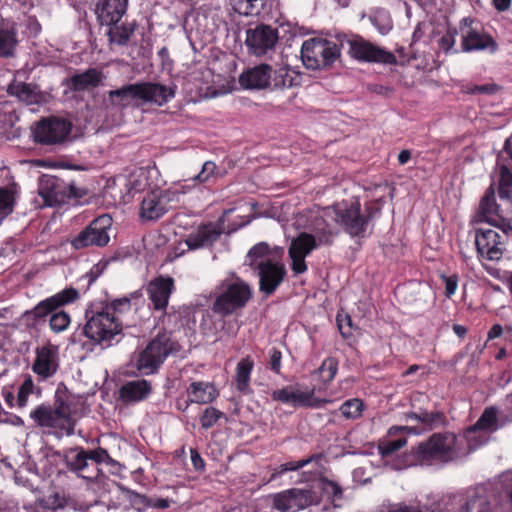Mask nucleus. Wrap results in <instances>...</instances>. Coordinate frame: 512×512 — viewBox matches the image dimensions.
<instances>
[{
    "label": "nucleus",
    "instance_id": "1",
    "mask_svg": "<svg viewBox=\"0 0 512 512\" xmlns=\"http://www.w3.org/2000/svg\"><path fill=\"white\" fill-rule=\"evenodd\" d=\"M112 105L125 108L139 107L141 103L163 106L175 96V86L154 82H141L124 85L108 92Z\"/></svg>",
    "mask_w": 512,
    "mask_h": 512
},
{
    "label": "nucleus",
    "instance_id": "2",
    "mask_svg": "<svg viewBox=\"0 0 512 512\" xmlns=\"http://www.w3.org/2000/svg\"><path fill=\"white\" fill-rule=\"evenodd\" d=\"M247 263L257 271L259 290L267 296L273 294L285 278V265L267 243L260 242L253 246L247 254Z\"/></svg>",
    "mask_w": 512,
    "mask_h": 512
},
{
    "label": "nucleus",
    "instance_id": "3",
    "mask_svg": "<svg viewBox=\"0 0 512 512\" xmlns=\"http://www.w3.org/2000/svg\"><path fill=\"white\" fill-rule=\"evenodd\" d=\"M80 297L79 291L69 287L60 292L45 298L37 303L26 315L34 322L40 323L49 316V327L52 332L58 334L66 331L71 324L70 315L59 310L60 308L72 304Z\"/></svg>",
    "mask_w": 512,
    "mask_h": 512
},
{
    "label": "nucleus",
    "instance_id": "4",
    "mask_svg": "<svg viewBox=\"0 0 512 512\" xmlns=\"http://www.w3.org/2000/svg\"><path fill=\"white\" fill-rule=\"evenodd\" d=\"M251 286L236 275L220 281L214 290L212 311L221 317H227L244 309L251 300Z\"/></svg>",
    "mask_w": 512,
    "mask_h": 512
},
{
    "label": "nucleus",
    "instance_id": "5",
    "mask_svg": "<svg viewBox=\"0 0 512 512\" xmlns=\"http://www.w3.org/2000/svg\"><path fill=\"white\" fill-rule=\"evenodd\" d=\"M410 465H431L434 462L446 463L463 454L461 443L454 433H435L427 441L413 449Z\"/></svg>",
    "mask_w": 512,
    "mask_h": 512
},
{
    "label": "nucleus",
    "instance_id": "6",
    "mask_svg": "<svg viewBox=\"0 0 512 512\" xmlns=\"http://www.w3.org/2000/svg\"><path fill=\"white\" fill-rule=\"evenodd\" d=\"M86 324L83 328L84 335L96 345L109 347L112 341L121 334L123 329L122 319L119 316L106 312L102 307L94 309L93 306L86 309Z\"/></svg>",
    "mask_w": 512,
    "mask_h": 512
},
{
    "label": "nucleus",
    "instance_id": "7",
    "mask_svg": "<svg viewBox=\"0 0 512 512\" xmlns=\"http://www.w3.org/2000/svg\"><path fill=\"white\" fill-rule=\"evenodd\" d=\"M379 208L375 205H369L365 213L361 212V206L358 201L348 203L341 202L328 208V214H333V219L343 227L351 236L363 237L369 226V222L378 213Z\"/></svg>",
    "mask_w": 512,
    "mask_h": 512
},
{
    "label": "nucleus",
    "instance_id": "8",
    "mask_svg": "<svg viewBox=\"0 0 512 512\" xmlns=\"http://www.w3.org/2000/svg\"><path fill=\"white\" fill-rule=\"evenodd\" d=\"M334 233L327 228L317 229L314 234L302 232L292 239L288 254L291 259V269L295 274L307 271L305 258L320 246L330 245L333 242Z\"/></svg>",
    "mask_w": 512,
    "mask_h": 512
},
{
    "label": "nucleus",
    "instance_id": "9",
    "mask_svg": "<svg viewBox=\"0 0 512 512\" xmlns=\"http://www.w3.org/2000/svg\"><path fill=\"white\" fill-rule=\"evenodd\" d=\"M474 509L477 512H512V473L503 475L498 504L493 510L482 488L469 491L458 512H472Z\"/></svg>",
    "mask_w": 512,
    "mask_h": 512
},
{
    "label": "nucleus",
    "instance_id": "10",
    "mask_svg": "<svg viewBox=\"0 0 512 512\" xmlns=\"http://www.w3.org/2000/svg\"><path fill=\"white\" fill-rule=\"evenodd\" d=\"M190 191V186L178 184L167 190L156 189L148 192L140 205V217L144 220H157L171 208V203L179 202L180 197Z\"/></svg>",
    "mask_w": 512,
    "mask_h": 512
},
{
    "label": "nucleus",
    "instance_id": "11",
    "mask_svg": "<svg viewBox=\"0 0 512 512\" xmlns=\"http://www.w3.org/2000/svg\"><path fill=\"white\" fill-rule=\"evenodd\" d=\"M340 56L338 45L331 40L310 38L301 47V59L304 66L311 70L330 67Z\"/></svg>",
    "mask_w": 512,
    "mask_h": 512
},
{
    "label": "nucleus",
    "instance_id": "12",
    "mask_svg": "<svg viewBox=\"0 0 512 512\" xmlns=\"http://www.w3.org/2000/svg\"><path fill=\"white\" fill-rule=\"evenodd\" d=\"M510 421L511 418L502 421V417L498 416L496 408H486L478 421L465 432L464 438L468 444L469 450L477 449L487 443L490 434Z\"/></svg>",
    "mask_w": 512,
    "mask_h": 512
},
{
    "label": "nucleus",
    "instance_id": "13",
    "mask_svg": "<svg viewBox=\"0 0 512 512\" xmlns=\"http://www.w3.org/2000/svg\"><path fill=\"white\" fill-rule=\"evenodd\" d=\"M171 350L172 345L169 337L166 334L158 335L139 354L137 369L145 375L153 374L164 362Z\"/></svg>",
    "mask_w": 512,
    "mask_h": 512
},
{
    "label": "nucleus",
    "instance_id": "14",
    "mask_svg": "<svg viewBox=\"0 0 512 512\" xmlns=\"http://www.w3.org/2000/svg\"><path fill=\"white\" fill-rule=\"evenodd\" d=\"M348 54L361 62H375L383 64H395L396 57L393 53L369 42L361 36L354 35L347 40Z\"/></svg>",
    "mask_w": 512,
    "mask_h": 512
},
{
    "label": "nucleus",
    "instance_id": "15",
    "mask_svg": "<svg viewBox=\"0 0 512 512\" xmlns=\"http://www.w3.org/2000/svg\"><path fill=\"white\" fill-rule=\"evenodd\" d=\"M72 125L69 121L50 117L41 120L33 129L35 142L43 145L61 144L69 137Z\"/></svg>",
    "mask_w": 512,
    "mask_h": 512
},
{
    "label": "nucleus",
    "instance_id": "16",
    "mask_svg": "<svg viewBox=\"0 0 512 512\" xmlns=\"http://www.w3.org/2000/svg\"><path fill=\"white\" fill-rule=\"evenodd\" d=\"M110 226V217H98L71 240V245L78 250L90 246H105L106 244H108L110 239L109 234L107 232Z\"/></svg>",
    "mask_w": 512,
    "mask_h": 512
},
{
    "label": "nucleus",
    "instance_id": "17",
    "mask_svg": "<svg viewBox=\"0 0 512 512\" xmlns=\"http://www.w3.org/2000/svg\"><path fill=\"white\" fill-rule=\"evenodd\" d=\"M319 499L312 490L292 488L278 493L273 498V506L281 512H297L317 504Z\"/></svg>",
    "mask_w": 512,
    "mask_h": 512
},
{
    "label": "nucleus",
    "instance_id": "18",
    "mask_svg": "<svg viewBox=\"0 0 512 512\" xmlns=\"http://www.w3.org/2000/svg\"><path fill=\"white\" fill-rule=\"evenodd\" d=\"M66 467L78 478L87 482H95L102 473L101 469L89 462L86 450L81 447L71 448L63 456Z\"/></svg>",
    "mask_w": 512,
    "mask_h": 512
},
{
    "label": "nucleus",
    "instance_id": "19",
    "mask_svg": "<svg viewBox=\"0 0 512 512\" xmlns=\"http://www.w3.org/2000/svg\"><path fill=\"white\" fill-rule=\"evenodd\" d=\"M278 38L277 29L261 24L247 30L245 43L253 54L261 56L274 49Z\"/></svg>",
    "mask_w": 512,
    "mask_h": 512
},
{
    "label": "nucleus",
    "instance_id": "20",
    "mask_svg": "<svg viewBox=\"0 0 512 512\" xmlns=\"http://www.w3.org/2000/svg\"><path fill=\"white\" fill-rule=\"evenodd\" d=\"M59 368V349L57 346L47 344L35 350V360L32 371L40 380H47L54 376Z\"/></svg>",
    "mask_w": 512,
    "mask_h": 512
},
{
    "label": "nucleus",
    "instance_id": "21",
    "mask_svg": "<svg viewBox=\"0 0 512 512\" xmlns=\"http://www.w3.org/2000/svg\"><path fill=\"white\" fill-rule=\"evenodd\" d=\"M478 253L490 260L497 261L503 254L502 236L493 229H478L475 236Z\"/></svg>",
    "mask_w": 512,
    "mask_h": 512
},
{
    "label": "nucleus",
    "instance_id": "22",
    "mask_svg": "<svg viewBox=\"0 0 512 512\" xmlns=\"http://www.w3.org/2000/svg\"><path fill=\"white\" fill-rule=\"evenodd\" d=\"M174 290V279L159 275L152 279L146 287V292L155 310L166 309L169 298Z\"/></svg>",
    "mask_w": 512,
    "mask_h": 512
},
{
    "label": "nucleus",
    "instance_id": "23",
    "mask_svg": "<svg viewBox=\"0 0 512 512\" xmlns=\"http://www.w3.org/2000/svg\"><path fill=\"white\" fill-rule=\"evenodd\" d=\"M38 193L46 206H57L66 201V185L54 176L40 178Z\"/></svg>",
    "mask_w": 512,
    "mask_h": 512
},
{
    "label": "nucleus",
    "instance_id": "24",
    "mask_svg": "<svg viewBox=\"0 0 512 512\" xmlns=\"http://www.w3.org/2000/svg\"><path fill=\"white\" fill-rule=\"evenodd\" d=\"M128 0H99L95 13L101 25L117 24L127 9Z\"/></svg>",
    "mask_w": 512,
    "mask_h": 512
},
{
    "label": "nucleus",
    "instance_id": "25",
    "mask_svg": "<svg viewBox=\"0 0 512 512\" xmlns=\"http://www.w3.org/2000/svg\"><path fill=\"white\" fill-rule=\"evenodd\" d=\"M30 417L40 427L64 430L68 435L72 433L73 428H69L49 405H39L31 411Z\"/></svg>",
    "mask_w": 512,
    "mask_h": 512
},
{
    "label": "nucleus",
    "instance_id": "26",
    "mask_svg": "<svg viewBox=\"0 0 512 512\" xmlns=\"http://www.w3.org/2000/svg\"><path fill=\"white\" fill-rule=\"evenodd\" d=\"M239 81L242 86L249 89H263L271 82V67L261 64L243 72Z\"/></svg>",
    "mask_w": 512,
    "mask_h": 512
},
{
    "label": "nucleus",
    "instance_id": "27",
    "mask_svg": "<svg viewBox=\"0 0 512 512\" xmlns=\"http://www.w3.org/2000/svg\"><path fill=\"white\" fill-rule=\"evenodd\" d=\"M497 44L494 39L484 33L474 30H469L462 36V50L464 52L489 50L495 52Z\"/></svg>",
    "mask_w": 512,
    "mask_h": 512
},
{
    "label": "nucleus",
    "instance_id": "28",
    "mask_svg": "<svg viewBox=\"0 0 512 512\" xmlns=\"http://www.w3.org/2000/svg\"><path fill=\"white\" fill-rule=\"evenodd\" d=\"M7 92L27 105L38 104L42 100L41 92L36 85L16 78L8 85Z\"/></svg>",
    "mask_w": 512,
    "mask_h": 512
},
{
    "label": "nucleus",
    "instance_id": "29",
    "mask_svg": "<svg viewBox=\"0 0 512 512\" xmlns=\"http://www.w3.org/2000/svg\"><path fill=\"white\" fill-rule=\"evenodd\" d=\"M403 431H406L410 434H418L419 433V431L417 430L416 427H408V426H392V427H390L388 430L389 438L384 439L379 444V451L382 456H389L407 444V439L403 436H401L397 439H391V437H394Z\"/></svg>",
    "mask_w": 512,
    "mask_h": 512
},
{
    "label": "nucleus",
    "instance_id": "30",
    "mask_svg": "<svg viewBox=\"0 0 512 512\" xmlns=\"http://www.w3.org/2000/svg\"><path fill=\"white\" fill-rule=\"evenodd\" d=\"M186 393L190 402L196 404L211 403L218 396L215 387L203 381L192 382L187 388Z\"/></svg>",
    "mask_w": 512,
    "mask_h": 512
},
{
    "label": "nucleus",
    "instance_id": "31",
    "mask_svg": "<svg viewBox=\"0 0 512 512\" xmlns=\"http://www.w3.org/2000/svg\"><path fill=\"white\" fill-rule=\"evenodd\" d=\"M151 392L146 380H133L125 383L120 389V396L126 402H138L145 399Z\"/></svg>",
    "mask_w": 512,
    "mask_h": 512
},
{
    "label": "nucleus",
    "instance_id": "32",
    "mask_svg": "<svg viewBox=\"0 0 512 512\" xmlns=\"http://www.w3.org/2000/svg\"><path fill=\"white\" fill-rule=\"evenodd\" d=\"M107 36L111 46H126L128 45L131 37L134 35L137 24L133 22H125L120 25H109Z\"/></svg>",
    "mask_w": 512,
    "mask_h": 512
},
{
    "label": "nucleus",
    "instance_id": "33",
    "mask_svg": "<svg viewBox=\"0 0 512 512\" xmlns=\"http://www.w3.org/2000/svg\"><path fill=\"white\" fill-rule=\"evenodd\" d=\"M102 80V73L91 68L83 73L73 75L69 80V86L74 91H85L97 87Z\"/></svg>",
    "mask_w": 512,
    "mask_h": 512
},
{
    "label": "nucleus",
    "instance_id": "34",
    "mask_svg": "<svg viewBox=\"0 0 512 512\" xmlns=\"http://www.w3.org/2000/svg\"><path fill=\"white\" fill-rule=\"evenodd\" d=\"M219 236V232L211 225H203L200 226L196 232L191 233L187 237L186 244L189 249L194 250L212 244Z\"/></svg>",
    "mask_w": 512,
    "mask_h": 512
},
{
    "label": "nucleus",
    "instance_id": "35",
    "mask_svg": "<svg viewBox=\"0 0 512 512\" xmlns=\"http://www.w3.org/2000/svg\"><path fill=\"white\" fill-rule=\"evenodd\" d=\"M499 206L496 203L495 191L490 186L480 201L479 211L477 214L478 221L490 223L497 220Z\"/></svg>",
    "mask_w": 512,
    "mask_h": 512
},
{
    "label": "nucleus",
    "instance_id": "36",
    "mask_svg": "<svg viewBox=\"0 0 512 512\" xmlns=\"http://www.w3.org/2000/svg\"><path fill=\"white\" fill-rule=\"evenodd\" d=\"M329 402L330 400L327 399L315 398L314 389L300 390L297 386H293L290 405L294 407H310L319 409Z\"/></svg>",
    "mask_w": 512,
    "mask_h": 512
},
{
    "label": "nucleus",
    "instance_id": "37",
    "mask_svg": "<svg viewBox=\"0 0 512 512\" xmlns=\"http://www.w3.org/2000/svg\"><path fill=\"white\" fill-rule=\"evenodd\" d=\"M254 367V362L250 356H247L239 361L236 367V387L237 389L248 394L251 392L250 388V375Z\"/></svg>",
    "mask_w": 512,
    "mask_h": 512
},
{
    "label": "nucleus",
    "instance_id": "38",
    "mask_svg": "<svg viewBox=\"0 0 512 512\" xmlns=\"http://www.w3.org/2000/svg\"><path fill=\"white\" fill-rule=\"evenodd\" d=\"M300 74L286 66H281L274 71L271 82L274 88H291L300 84Z\"/></svg>",
    "mask_w": 512,
    "mask_h": 512
},
{
    "label": "nucleus",
    "instance_id": "39",
    "mask_svg": "<svg viewBox=\"0 0 512 512\" xmlns=\"http://www.w3.org/2000/svg\"><path fill=\"white\" fill-rule=\"evenodd\" d=\"M229 5L241 16H257L263 10L266 0H228Z\"/></svg>",
    "mask_w": 512,
    "mask_h": 512
},
{
    "label": "nucleus",
    "instance_id": "40",
    "mask_svg": "<svg viewBox=\"0 0 512 512\" xmlns=\"http://www.w3.org/2000/svg\"><path fill=\"white\" fill-rule=\"evenodd\" d=\"M406 420H415L423 424L425 428L433 429L443 423V415L440 412L420 410L419 412L408 413Z\"/></svg>",
    "mask_w": 512,
    "mask_h": 512
},
{
    "label": "nucleus",
    "instance_id": "41",
    "mask_svg": "<svg viewBox=\"0 0 512 512\" xmlns=\"http://www.w3.org/2000/svg\"><path fill=\"white\" fill-rule=\"evenodd\" d=\"M364 403L359 398L346 400L339 408L342 416L349 420H355L362 416Z\"/></svg>",
    "mask_w": 512,
    "mask_h": 512
},
{
    "label": "nucleus",
    "instance_id": "42",
    "mask_svg": "<svg viewBox=\"0 0 512 512\" xmlns=\"http://www.w3.org/2000/svg\"><path fill=\"white\" fill-rule=\"evenodd\" d=\"M121 490L125 493V496L130 502L131 506L137 510V512H145L147 508L150 507V497L124 487H121Z\"/></svg>",
    "mask_w": 512,
    "mask_h": 512
},
{
    "label": "nucleus",
    "instance_id": "43",
    "mask_svg": "<svg viewBox=\"0 0 512 512\" xmlns=\"http://www.w3.org/2000/svg\"><path fill=\"white\" fill-rule=\"evenodd\" d=\"M17 45L16 35L12 31L0 30V57H10Z\"/></svg>",
    "mask_w": 512,
    "mask_h": 512
},
{
    "label": "nucleus",
    "instance_id": "44",
    "mask_svg": "<svg viewBox=\"0 0 512 512\" xmlns=\"http://www.w3.org/2000/svg\"><path fill=\"white\" fill-rule=\"evenodd\" d=\"M35 385L30 375H25L17 393L16 406L24 408L28 404V398L34 393Z\"/></svg>",
    "mask_w": 512,
    "mask_h": 512
},
{
    "label": "nucleus",
    "instance_id": "45",
    "mask_svg": "<svg viewBox=\"0 0 512 512\" xmlns=\"http://www.w3.org/2000/svg\"><path fill=\"white\" fill-rule=\"evenodd\" d=\"M512 191V173L505 165L499 170V196L501 199H509Z\"/></svg>",
    "mask_w": 512,
    "mask_h": 512
},
{
    "label": "nucleus",
    "instance_id": "46",
    "mask_svg": "<svg viewBox=\"0 0 512 512\" xmlns=\"http://www.w3.org/2000/svg\"><path fill=\"white\" fill-rule=\"evenodd\" d=\"M338 370V363L334 358H327L325 359L321 366L318 368L317 372L319 373L322 381L325 384L330 383Z\"/></svg>",
    "mask_w": 512,
    "mask_h": 512
},
{
    "label": "nucleus",
    "instance_id": "47",
    "mask_svg": "<svg viewBox=\"0 0 512 512\" xmlns=\"http://www.w3.org/2000/svg\"><path fill=\"white\" fill-rule=\"evenodd\" d=\"M102 308L112 315L119 316V319H121L122 314L131 310V301L127 297L118 298L113 300L111 303L106 304Z\"/></svg>",
    "mask_w": 512,
    "mask_h": 512
},
{
    "label": "nucleus",
    "instance_id": "48",
    "mask_svg": "<svg viewBox=\"0 0 512 512\" xmlns=\"http://www.w3.org/2000/svg\"><path fill=\"white\" fill-rule=\"evenodd\" d=\"M14 202L13 191L7 188H0V214L7 216L12 213Z\"/></svg>",
    "mask_w": 512,
    "mask_h": 512
},
{
    "label": "nucleus",
    "instance_id": "49",
    "mask_svg": "<svg viewBox=\"0 0 512 512\" xmlns=\"http://www.w3.org/2000/svg\"><path fill=\"white\" fill-rule=\"evenodd\" d=\"M223 416V413L214 407H207L200 417L201 426L204 429H209L214 426L217 421Z\"/></svg>",
    "mask_w": 512,
    "mask_h": 512
},
{
    "label": "nucleus",
    "instance_id": "50",
    "mask_svg": "<svg viewBox=\"0 0 512 512\" xmlns=\"http://www.w3.org/2000/svg\"><path fill=\"white\" fill-rule=\"evenodd\" d=\"M86 456L89 461L94 462V465L102 464V463H111L113 460L109 455L108 451L104 448H96L91 450H86Z\"/></svg>",
    "mask_w": 512,
    "mask_h": 512
},
{
    "label": "nucleus",
    "instance_id": "51",
    "mask_svg": "<svg viewBox=\"0 0 512 512\" xmlns=\"http://www.w3.org/2000/svg\"><path fill=\"white\" fill-rule=\"evenodd\" d=\"M457 30L449 28L439 39V47L444 52H450L453 50L456 43Z\"/></svg>",
    "mask_w": 512,
    "mask_h": 512
},
{
    "label": "nucleus",
    "instance_id": "52",
    "mask_svg": "<svg viewBox=\"0 0 512 512\" xmlns=\"http://www.w3.org/2000/svg\"><path fill=\"white\" fill-rule=\"evenodd\" d=\"M215 170V163L212 161H206L203 164L201 171L192 180L200 183L208 182L214 176Z\"/></svg>",
    "mask_w": 512,
    "mask_h": 512
},
{
    "label": "nucleus",
    "instance_id": "53",
    "mask_svg": "<svg viewBox=\"0 0 512 512\" xmlns=\"http://www.w3.org/2000/svg\"><path fill=\"white\" fill-rule=\"evenodd\" d=\"M54 410L58 416L64 420V423L69 428H72L70 405L64 400H57V406L54 408Z\"/></svg>",
    "mask_w": 512,
    "mask_h": 512
},
{
    "label": "nucleus",
    "instance_id": "54",
    "mask_svg": "<svg viewBox=\"0 0 512 512\" xmlns=\"http://www.w3.org/2000/svg\"><path fill=\"white\" fill-rule=\"evenodd\" d=\"M314 458H315V456H311L307 459H302L299 461L286 462L279 466L278 474H284L285 472H288V471L299 470L300 468H302V467L308 465L310 462H312Z\"/></svg>",
    "mask_w": 512,
    "mask_h": 512
},
{
    "label": "nucleus",
    "instance_id": "55",
    "mask_svg": "<svg viewBox=\"0 0 512 512\" xmlns=\"http://www.w3.org/2000/svg\"><path fill=\"white\" fill-rule=\"evenodd\" d=\"M320 486L322 491L327 495H332L334 499L341 498L342 489L337 483L328 479H322Z\"/></svg>",
    "mask_w": 512,
    "mask_h": 512
},
{
    "label": "nucleus",
    "instance_id": "56",
    "mask_svg": "<svg viewBox=\"0 0 512 512\" xmlns=\"http://www.w3.org/2000/svg\"><path fill=\"white\" fill-rule=\"evenodd\" d=\"M292 393L293 386H285L281 389L274 390L271 394V397L274 401L290 405Z\"/></svg>",
    "mask_w": 512,
    "mask_h": 512
},
{
    "label": "nucleus",
    "instance_id": "57",
    "mask_svg": "<svg viewBox=\"0 0 512 512\" xmlns=\"http://www.w3.org/2000/svg\"><path fill=\"white\" fill-rule=\"evenodd\" d=\"M372 23L382 35L387 34L392 29V23L386 14L375 16Z\"/></svg>",
    "mask_w": 512,
    "mask_h": 512
},
{
    "label": "nucleus",
    "instance_id": "58",
    "mask_svg": "<svg viewBox=\"0 0 512 512\" xmlns=\"http://www.w3.org/2000/svg\"><path fill=\"white\" fill-rule=\"evenodd\" d=\"M281 359H282V354L278 349L272 348L269 351V368L271 371H273L277 374L280 373Z\"/></svg>",
    "mask_w": 512,
    "mask_h": 512
},
{
    "label": "nucleus",
    "instance_id": "59",
    "mask_svg": "<svg viewBox=\"0 0 512 512\" xmlns=\"http://www.w3.org/2000/svg\"><path fill=\"white\" fill-rule=\"evenodd\" d=\"M498 90V86L496 84H484V85H474L467 90L469 94H494Z\"/></svg>",
    "mask_w": 512,
    "mask_h": 512
},
{
    "label": "nucleus",
    "instance_id": "60",
    "mask_svg": "<svg viewBox=\"0 0 512 512\" xmlns=\"http://www.w3.org/2000/svg\"><path fill=\"white\" fill-rule=\"evenodd\" d=\"M489 224L500 228L505 235H512V223L500 215L497 216V220L491 221Z\"/></svg>",
    "mask_w": 512,
    "mask_h": 512
},
{
    "label": "nucleus",
    "instance_id": "61",
    "mask_svg": "<svg viewBox=\"0 0 512 512\" xmlns=\"http://www.w3.org/2000/svg\"><path fill=\"white\" fill-rule=\"evenodd\" d=\"M444 283H445V295L450 298L457 289V277L456 276H450V277H444Z\"/></svg>",
    "mask_w": 512,
    "mask_h": 512
},
{
    "label": "nucleus",
    "instance_id": "62",
    "mask_svg": "<svg viewBox=\"0 0 512 512\" xmlns=\"http://www.w3.org/2000/svg\"><path fill=\"white\" fill-rule=\"evenodd\" d=\"M150 500H151L150 507L157 508V509H167L172 502L168 498H150Z\"/></svg>",
    "mask_w": 512,
    "mask_h": 512
},
{
    "label": "nucleus",
    "instance_id": "63",
    "mask_svg": "<svg viewBox=\"0 0 512 512\" xmlns=\"http://www.w3.org/2000/svg\"><path fill=\"white\" fill-rule=\"evenodd\" d=\"M191 461L196 470H200L204 468V460L202 459L201 455L198 453L197 450L191 449Z\"/></svg>",
    "mask_w": 512,
    "mask_h": 512
},
{
    "label": "nucleus",
    "instance_id": "64",
    "mask_svg": "<svg viewBox=\"0 0 512 512\" xmlns=\"http://www.w3.org/2000/svg\"><path fill=\"white\" fill-rule=\"evenodd\" d=\"M47 506L51 509H55L62 506V500L58 493L50 495L46 500Z\"/></svg>",
    "mask_w": 512,
    "mask_h": 512
}]
</instances>
